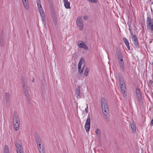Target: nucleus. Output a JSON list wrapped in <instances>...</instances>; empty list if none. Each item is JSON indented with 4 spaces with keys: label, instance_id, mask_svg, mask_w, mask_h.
Masks as SVG:
<instances>
[{
    "label": "nucleus",
    "instance_id": "2",
    "mask_svg": "<svg viewBox=\"0 0 153 153\" xmlns=\"http://www.w3.org/2000/svg\"><path fill=\"white\" fill-rule=\"evenodd\" d=\"M21 84L22 86L25 95L26 97L27 102L28 103H30V98L29 97V94L28 91L29 87H27L26 82L25 78L23 77L21 79Z\"/></svg>",
    "mask_w": 153,
    "mask_h": 153
},
{
    "label": "nucleus",
    "instance_id": "32",
    "mask_svg": "<svg viewBox=\"0 0 153 153\" xmlns=\"http://www.w3.org/2000/svg\"><path fill=\"white\" fill-rule=\"evenodd\" d=\"M88 17L87 16H84L83 17V19L84 20H87L88 19Z\"/></svg>",
    "mask_w": 153,
    "mask_h": 153
},
{
    "label": "nucleus",
    "instance_id": "29",
    "mask_svg": "<svg viewBox=\"0 0 153 153\" xmlns=\"http://www.w3.org/2000/svg\"><path fill=\"white\" fill-rule=\"evenodd\" d=\"M89 2L96 3L97 2V0H88Z\"/></svg>",
    "mask_w": 153,
    "mask_h": 153
},
{
    "label": "nucleus",
    "instance_id": "6",
    "mask_svg": "<svg viewBox=\"0 0 153 153\" xmlns=\"http://www.w3.org/2000/svg\"><path fill=\"white\" fill-rule=\"evenodd\" d=\"M90 114H88L85 127L86 131L87 132H88L89 131L90 127Z\"/></svg>",
    "mask_w": 153,
    "mask_h": 153
},
{
    "label": "nucleus",
    "instance_id": "22",
    "mask_svg": "<svg viewBox=\"0 0 153 153\" xmlns=\"http://www.w3.org/2000/svg\"><path fill=\"white\" fill-rule=\"evenodd\" d=\"M147 28L149 32L153 33V24L147 25Z\"/></svg>",
    "mask_w": 153,
    "mask_h": 153
},
{
    "label": "nucleus",
    "instance_id": "35",
    "mask_svg": "<svg viewBox=\"0 0 153 153\" xmlns=\"http://www.w3.org/2000/svg\"><path fill=\"white\" fill-rule=\"evenodd\" d=\"M126 45L127 46V48L128 49V50H130V47H129V44H128V45Z\"/></svg>",
    "mask_w": 153,
    "mask_h": 153
},
{
    "label": "nucleus",
    "instance_id": "3",
    "mask_svg": "<svg viewBox=\"0 0 153 153\" xmlns=\"http://www.w3.org/2000/svg\"><path fill=\"white\" fill-rule=\"evenodd\" d=\"M13 122L14 129L17 131L19 129L20 121V119L16 113H15L13 114Z\"/></svg>",
    "mask_w": 153,
    "mask_h": 153
},
{
    "label": "nucleus",
    "instance_id": "11",
    "mask_svg": "<svg viewBox=\"0 0 153 153\" xmlns=\"http://www.w3.org/2000/svg\"><path fill=\"white\" fill-rule=\"evenodd\" d=\"M82 93L80 92V87L79 86L76 90L75 94L77 99L80 98L82 96Z\"/></svg>",
    "mask_w": 153,
    "mask_h": 153
},
{
    "label": "nucleus",
    "instance_id": "19",
    "mask_svg": "<svg viewBox=\"0 0 153 153\" xmlns=\"http://www.w3.org/2000/svg\"><path fill=\"white\" fill-rule=\"evenodd\" d=\"M121 91L123 96L125 97H126V87H123L120 88Z\"/></svg>",
    "mask_w": 153,
    "mask_h": 153
},
{
    "label": "nucleus",
    "instance_id": "5",
    "mask_svg": "<svg viewBox=\"0 0 153 153\" xmlns=\"http://www.w3.org/2000/svg\"><path fill=\"white\" fill-rule=\"evenodd\" d=\"M37 5L38 8L39 12L42 19L43 22L44 23V25H46L45 18V15L44 11L41 6V3H40L39 4H38V3H37Z\"/></svg>",
    "mask_w": 153,
    "mask_h": 153
},
{
    "label": "nucleus",
    "instance_id": "37",
    "mask_svg": "<svg viewBox=\"0 0 153 153\" xmlns=\"http://www.w3.org/2000/svg\"><path fill=\"white\" fill-rule=\"evenodd\" d=\"M37 1V3H38V4H40V3H41V1L40 0H36Z\"/></svg>",
    "mask_w": 153,
    "mask_h": 153
},
{
    "label": "nucleus",
    "instance_id": "8",
    "mask_svg": "<svg viewBox=\"0 0 153 153\" xmlns=\"http://www.w3.org/2000/svg\"><path fill=\"white\" fill-rule=\"evenodd\" d=\"M132 40L134 42V44L136 48H138L139 47V45L138 42V39L135 35L133 36Z\"/></svg>",
    "mask_w": 153,
    "mask_h": 153
},
{
    "label": "nucleus",
    "instance_id": "21",
    "mask_svg": "<svg viewBox=\"0 0 153 153\" xmlns=\"http://www.w3.org/2000/svg\"><path fill=\"white\" fill-rule=\"evenodd\" d=\"M24 7L26 9H28L29 5L28 0H22Z\"/></svg>",
    "mask_w": 153,
    "mask_h": 153
},
{
    "label": "nucleus",
    "instance_id": "38",
    "mask_svg": "<svg viewBox=\"0 0 153 153\" xmlns=\"http://www.w3.org/2000/svg\"><path fill=\"white\" fill-rule=\"evenodd\" d=\"M88 107L87 106V107L85 108V111L86 112V113H88Z\"/></svg>",
    "mask_w": 153,
    "mask_h": 153
},
{
    "label": "nucleus",
    "instance_id": "27",
    "mask_svg": "<svg viewBox=\"0 0 153 153\" xmlns=\"http://www.w3.org/2000/svg\"><path fill=\"white\" fill-rule=\"evenodd\" d=\"M95 133L96 134L99 136H100V131L98 129H96Z\"/></svg>",
    "mask_w": 153,
    "mask_h": 153
},
{
    "label": "nucleus",
    "instance_id": "7",
    "mask_svg": "<svg viewBox=\"0 0 153 153\" xmlns=\"http://www.w3.org/2000/svg\"><path fill=\"white\" fill-rule=\"evenodd\" d=\"M76 23L79 30H82L83 28V24L81 17L79 16L77 17L76 21Z\"/></svg>",
    "mask_w": 153,
    "mask_h": 153
},
{
    "label": "nucleus",
    "instance_id": "41",
    "mask_svg": "<svg viewBox=\"0 0 153 153\" xmlns=\"http://www.w3.org/2000/svg\"><path fill=\"white\" fill-rule=\"evenodd\" d=\"M27 34H28V30H27Z\"/></svg>",
    "mask_w": 153,
    "mask_h": 153
},
{
    "label": "nucleus",
    "instance_id": "16",
    "mask_svg": "<svg viewBox=\"0 0 153 153\" xmlns=\"http://www.w3.org/2000/svg\"><path fill=\"white\" fill-rule=\"evenodd\" d=\"M78 46L80 48H82L87 50H89L88 47L82 42L78 44Z\"/></svg>",
    "mask_w": 153,
    "mask_h": 153
},
{
    "label": "nucleus",
    "instance_id": "39",
    "mask_svg": "<svg viewBox=\"0 0 153 153\" xmlns=\"http://www.w3.org/2000/svg\"><path fill=\"white\" fill-rule=\"evenodd\" d=\"M151 123L152 124V125L153 126V119L151 121Z\"/></svg>",
    "mask_w": 153,
    "mask_h": 153
},
{
    "label": "nucleus",
    "instance_id": "44",
    "mask_svg": "<svg viewBox=\"0 0 153 153\" xmlns=\"http://www.w3.org/2000/svg\"><path fill=\"white\" fill-rule=\"evenodd\" d=\"M151 1V0H150V1Z\"/></svg>",
    "mask_w": 153,
    "mask_h": 153
},
{
    "label": "nucleus",
    "instance_id": "9",
    "mask_svg": "<svg viewBox=\"0 0 153 153\" xmlns=\"http://www.w3.org/2000/svg\"><path fill=\"white\" fill-rule=\"evenodd\" d=\"M135 92L138 101L139 102H141L142 101V96L139 89L137 88Z\"/></svg>",
    "mask_w": 153,
    "mask_h": 153
},
{
    "label": "nucleus",
    "instance_id": "30",
    "mask_svg": "<svg viewBox=\"0 0 153 153\" xmlns=\"http://www.w3.org/2000/svg\"><path fill=\"white\" fill-rule=\"evenodd\" d=\"M1 45V47H3L4 45V42L3 39H1L0 42Z\"/></svg>",
    "mask_w": 153,
    "mask_h": 153
},
{
    "label": "nucleus",
    "instance_id": "1",
    "mask_svg": "<svg viewBox=\"0 0 153 153\" xmlns=\"http://www.w3.org/2000/svg\"><path fill=\"white\" fill-rule=\"evenodd\" d=\"M106 101L104 97L102 98L101 102L102 113L104 118L107 121L109 120V110Z\"/></svg>",
    "mask_w": 153,
    "mask_h": 153
},
{
    "label": "nucleus",
    "instance_id": "24",
    "mask_svg": "<svg viewBox=\"0 0 153 153\" xmlns=\"http://www.w3.org/2000/svg\"><path fill=\"white\" fill-rule=\"evenodd\" d=\"M4 153H9L8 147L7 145H5L4 146Z\"/></svg>",
    "mask_w": 153,
    "mask_h": 153
},
{
    "label": "nucleus",
    "instance_id": "13",
    "mask_svg": "<svg viewBox=\"0 0 153 153\" xmlns=\"http://www.w3.org/2000/svg\"><path fill=\"white\" fill-rule=\"evenodd\" d=\"M5 96L6 98V105L8 107L10 106V97L9 94L7 92L6 93H5Z\"/></svg>",
    "mask_w": 153,
    "mask_h": 153
},
{
    "label": "nucleus",
    "instance_id": "17",
    "mask_svg": "<svg viewBox=\"0 0 153 153\" xmlns=\"http://www.w3.org/2000/svg\"><path fill=\"white\" fill-rule=\"evenodd\" d=\"M35 140L37 144L41 143L42 140L39 136L37 134H36L35 136Z\"/></svg>",
    "mask_w": 153,
    "mask_h": 153
},
{
    "label": "nucleus",
    "instance_id": "36",
    "mask_svg": "<svg viewBox=\"0 0 153 153\" xmlns=\"http://www.w3.org/2000/svg\"><path fill=\"white\" fill-rule=\"evenodd\" d=\"M120 85V88H121L123 87H126L125 86V84H122L121 85Z\"/></svg>",
    "mask_w": 153,
    "mask_h": 153
},
{
    "label": "nucleus",
    "instance_id": "20",
    "mask_svg": "<svg viewBox=\"0 0 153 153\" xmlns=\"http://www.w3.org/2000/svg\"><path fill=\"white\" fill-rule=\"evenodd\" d=\"M65 7L66 9L70 8V3L68 1V0H63Z\"/></svg>",
    "mask_w": 153,
    "mask_h": 153
},
{
    "label": "nucleus",
    "instance_id": "28",
    "mask_svg": "<svg viewBox=\"0 0 153 153\" xmlns=\"http://www.w3.org/2000/svg\"><path fill=\"white\" fill-rule=\"evenodd\" d=\"M72 57L76 59L77 58V56L76 53H74L72 55Z\"/></svg>",
    "mask_w": 153,
    "mask_h": 153
},
{
    "label": "nucleus",
    "instance_id": "15",
    "mask_svg": "<svg viewBox=\"0 0 153 153\" xmlns=\"http://www.w3.org/2000/svg\"><path fill=\"white\" fill-rule=\"evenodd\" d=\"M119 63L120 69L122 70V71L124 72L125 71V67L123 59L119 60Z\"/></svg>",
    "mask_w": 153,
    "mask_h": 153
},
{
    "label": "nucleus",
    "instance_id": "26",
    "mask_svg": "<svg viewBox=\"0 0 153 153\" xmlns=\"http://www.w3.org/2000/svg\"><path fill=\"white\" fill-rule=\"evenodd\" d=\"M123 40L124 41V42L126 45L129 44L128 41L126 38L124 37L123 38Z\"/></svg>",
    "mask_w": 153,
    "mask_h": 153
},
{
    "label": "nucleus",
    "instance_id": "31",
    "mask_svg": "<svg viewBox=\"0 0 153 153\" xmlns=\"http://www.w3.org/2000/svg\"><path fill=\"white\" fill-rule=\"evenodd\" d=\"M119 82H121V81H124L123 79V78L121 76H119Z\"/></svg>",
    "mask_w": 153,
    "mask_h": 153
},
{
    "label": "nucleus",
    "instance_id": "34",
    "mask_svg": "<svg viewBox=\"0 0 153 153\" xmlns=\"http://www.w3.org/2000/svg\"><path fill=\"white\" fill-rule=\"evenodd\" d=\"M120 85H121L122 84H125L124 81H121V82H120Z\"/></svg>",
    "mask_w": 153,
    "mask_h": 153
},
{
    "label": "nucleus",
    "instance_id": "10",
    "mask_svg": "<svg viewBox=\"0 0 153 153\" xmlns=\"http://www.w3.org/2000/svg\"><path fill=\"white\" fill-rule=\"evenodd\" d=\"M116 53L119 60L123 59V57L120 49L117 48L116 49Z\"/></svg>",
    "mask_w": 153,
    "mask_h": 153
},
{
    "label": "nucleus",
    "instance_id": "14",
    "mask_svg": "<svg viewBox=\"0 0 153 153\" xmlns=\"http://www.w3.org/2000/svg\"><path fill=\"white\" fill-rule=\"evenodd\" d=\"M152 24H153V19H152L150 15H148L146 19L147 26Z\"/></svg>",
    "mask_w": 153,
    "mask_h": 153
},
{
    "label": "nucleus",
    "instance_id": "43",
    "mask_svg": "<svg viewBox=\"0 0 153 153\" xmlns=\"http://www.w3.org/2000/svg\"><path fill=\"white\" fill-rule=\"evenodd\" d=\"M131 35H132V33H131Z\"/></svg>",
    "mask_w": 153,
    "mask_h": 153
},
{
    "label": "nucleus",
    "instance_id": "23",
    "mask_svg": "<svg viewBox=\"0 0 153 153\" xmlns=\"http://www.w3.org/2000/svg\"><path fill=\"white\" fill-rule=\"evenodd\" d=\"M131 127L133 133H135L136 131V126L134 123L131 124Z\"/></svg>",
    "mask_w": 153,
    "mask_h": 153
},
{
    "label": "nucleus",
    "instance_id": "42",
    "mask_svg": "<svg viewBox=\"0 0 153 153\" xmlns=\"http://www.w3.org/2000/svg\"><path fill=\"white\" fill-rule=\"evenodd\" d=\"M153 4V2H152L151 3V4Z\"/></svg>",
    "mask_w": 153,
    "mask_h": 153
},
{
    "label": "nucleus",
    "instance_id": "33",
    "mask_svg": "<svg viewBox=\"0 0 153 153\" xmlns=\"http://www.w3.org/2000/svg\"><path fill=\"white\" fill-rule=\"evenodd\" d=\"M149 83L150 85H151L152 84L153 85V81H152L151 80H149Z\"/></svg>",
    "mask_w": 153,
    "mask_h": 153
},
{
    "label": "nucleus",
    "instance_id": "40",
    "mask_svg": "<svg viewBox=\"0 0 153 153\" xmlns=\"http://www.w3.org/2000/svg\"><path fill=\"white\" fill-rule=\"evenodd\" d=\"M32 82H34V78H33V79L32 80Z\"/></svg>",
    "mask_w": 153,
    "mask_h": 153
},
{
    "label": "nucleus",
    "instance_id": "12",
    "mask_svg": "<svg viewBox=\"0 0 153 153\" xmlns=\"http://www.w3.org/2000/svg\"><path fill=\"white\" fill-rule=\"evenodd\" d=\"M15 146L16 148L17 153H24L22 148V147L20 144L16 143Z\"/></svg>",
    "mask_w": 153,
    "mask_h": 153
},
{
    "label": "nucleus",
    "instance_id": "25",
    "mask_svg": "<svg viewBox=\"0 0 153 153\" xmlns=\"http://www.w3.org/2000/svg\"><path fill=\"white\" fill-rule=\"evenodd\" d=\"M89 71V69L88 68H87L85 69L84 72V74L85 76H87L88 75V72Z\"/></svg>",
    "mask_w": 153,
    "mask_h": 153
},
{
    "label": "nucleus",
    "instance_id": "18",
    "mask_svg": "<svg viewBox=\"0 0 153 153\" xmlns=\"http://www.w3.org/2000/svg\"><path fill=\"white\" fill-rule=\"evenodd\" d=\"M38 146V149L40 153H45L43 149L42 144L40 143L37 144Z\"/></svg>",
    "mask_w": 153,
    "mask_h": 153
},
{
    "label": "nucleus",
    "instance_id": "4",
    "mask_svg": "<svg viewBox=\"0 0 153 153\" xmlns=\"http://www.w3.org/2000/svg\"><path fill=\"white\" fill-rule=\"evenodd\" d=\"M85 59L83 58H81L79 61L78 65V70L80 74L83 73L85 66Z\"/></svg>",
    "mask_w": 153,
    "mask_h": 153
}]
</instances>
